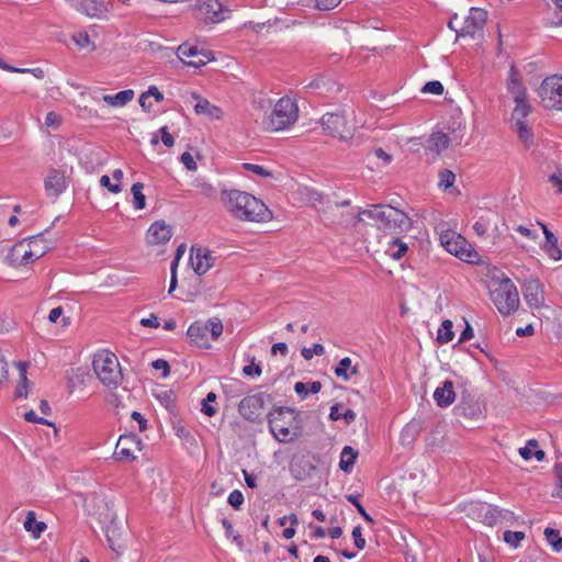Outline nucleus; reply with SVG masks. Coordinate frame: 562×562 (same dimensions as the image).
I'll list each match as a JSON object with an SVG mask.
<instances>
[{
    "label": "nucleus",
    "instance_id": "nucleus-57",
    "mask_svg": "<svg viewBox=\"0 0 562 562\" xmlns=\"http://www.w3.org/2000/svg\"><path fill=\"white\" fill-rule=\"evenodd\" d=\"M151 366L154 369L156 370H161L162 371V376L166 378L169 375L170 373V366L169 363L164 360V359H157L155 361L151 362Z\"/></svg>",
    "mask_w": 562,
    "mask_h": 562
},
{
    "label": "nucleus",
    "instance_id": "nucleus-55",
    "mask_svg": "<svg viewBox=\"0 0 562 562\" xmlns=\"http://www.w3.org/2000/svg\"><path fill=\"white\" fill-rule=\"evenodd\" d=\"M244 167L247 169V170H250L251 172L258 175V176H261V177H271L272 173L265 169L262 166H259V165H254V164H245Z\"/></svg>",
    "mask_w": 562,
    "mask_h": 562
},
{
    "label": "nucleus",
    "instance_id": "nucleus-51",
    "mask_svg": "<svg viewBox=\"0 0 562 562\" xmlns=\"http://www.w3.org/2000/svg\"><path fill=\"white\" fill-rule=\"evenodd\" d=\"M341 0H315V7L322 11H328L335 9Z\"/></svg>",
    "mask_w": 562,
    "mask_h": 562
},
{
    "label": "nucleus",
    "instance_id": "nucleus-60",
    "mask_svg": "<svg viewBox=\"0 0 562 562\" xmlns=\"http://www.w3.org/2000/svg\"><path fill=\"white\" fill-rule=\"evenodd\" d=\"M160 133H161V140H162L164 145L167 147L173 146L175 139H173V136L168 132L167 126L161 127Z\"/></svg>",
    "mask_w": 562,
    "mask_h": 562
},
{
    "label": "nucleus",
    "instance_id": "nucleus-36",
    "mask_svg": "<svg viewBox=\"0 0 562 562\" xmlns=\"http://www.w3.org/2000/svg\"><path fill=\"white\" fill-rule=\"evenodd\" d=\"M150 98H154L157 102H161L164 100V94L155 86H150L147 91L143 92L139 95L138 102L146 112H149L153 108V103H146V100Z\"/></svg>",
    "mask_w": 562,
    "mask_h": 562
},
{
    "label": "nucleus",
    "instance_id": "nucleus-12",
    "mask_svg": "<svg viewBox=\"0 0 562 562\" xmlns=\"http://www.w3.org/2000/svg\"><path fill=\"white\" fill-rule=\"evenodd\" d=\"M267 395L265 393L245 396L239 405V414L249 422H257L263 413Z\"/></svg>",
    "mask_w": 562,
    "mask_h": 562
},
{
    "label": "nucleus",
    "instance_id": "nucleus-37",
    "mask_svg": "<svg viewBox=\"0 0 562 562\" xmlns=\"http://www.w3.org/2000/svg\"><path fill=\"white\" fill-rule=\"evenodd\" d=\"M408 250L407 245L402 241L400 238H393L389 243V247L386 249V254L393 259H401Z\"/></svg>",
    "mask_w": 562,
    "mask_h": 562
},
{
    "label": "nucleus",
    "instance_id": "nucleus-41",
    "mask_svg": "<svg viewBox=\"0 0 562 562\" xmlns=\"http://www.w3.org/2000/svg\"><path fill=\"white\" fill-rule=\"evenodd\" d=\"M49 250V246L48 245H43L41 247V249H29V250H24L23 255H22V260H21V263H29L31 260L33 259H37V258H41L42 256H44L47 251Z\"/></svg>",
    "mask_w": 562,
    "mask_h": 562
},
{
    "label": "nucleus",
    "instance_id": "nucleus-63",
    "mask_svg": "<svg viewBox=\"0 0 562 562\" xmlns=\"http://www.w3.org/2000/svg\"><path fill=\"white\" fill-rule=\"evenodd\" d=\"M243 373L248 376H251V375L259 376L261 374V368L259 364L245 366L243 368Z\"/></svg>",
    "mask_w": 562,
    "mask_h": 562
},
{
    "label": "nucleus",
    "instance_id": "nucleus-26",
    "mask_svg": "<svg viewBox=\"0 0 562 562\" xmlns=\"http://www.w3.org/2000/svg\"><path fill=\"white\" fill-rule=\"evenodd\" d=\"M191 95L198 101L194 105V111L196 114H205L211 119H221L222 110L218 106L211 104L209 100L201 98L195 92H193Z\"/></svg>",
    "mask_w": 562,
    "mask_h": 562
},
{
    "label": "nucleus",
    "instance_id": "nucleus-30",
    "mask_svg": "<svg viewBox=\"0 0 562 562\" xmlns=\"http://www.w3.org/2000/svg\"><path fill=\"white\" fill-rule=\"evenodd\" d=\"M134 98V91L131 89L122 90L114 95L105 94L102 100L110 106L121 108L131 102Z\"/></svg>",
    "mask_w": 562,
    "mask_h": 562
},
{
    "label": "nucleus",
    "instance_id": "nucleus-40",
    "mask_svg": "<svg viewBox=\"0 0 562 562\" xmlns=\"http://www.w3.org/2000/svg\"><path fill=\"white\" fill-rule=\"evenodd\" d=\"M544 536L555 552L562 551V537L560 536L559 530L546 528Z\"/></svg>",
    "mask_w": 562,
    "mask_h": 562
},
{
    "label": "nucleus",
    "instance_id": "nucleus-20",
    "mask_svg": "<svg viewBox=\"0 0 562 562\" xmlns=\"http://www.w3.org/2000/svg\"><path fill=\"white\" fill-rule=\"evenodd\" d=\"M140 443V440L135 435H122L120 436L116 447L114 450V458L117 460H134L135 456L133 454L132 447H137Z\"/></svg>",
    "mask_w": 562,
    "mask_h": 562
},
{
    "label": "nucleus",
    "instance_id": "nucleus-56",
    "mask_svg": "<svg viewBox=\"0 0 562 562\" xmlns=\"http://www.w3.org/2000/svg\"><path fill=\"white\" fill-rule=\"evenodd\" d=\"M181 162L186 166V168L190 171L196 170L198 166L194 161L192 155L188 151L183 153L180 157Z\"/></svg>",
    "mask_w": 562,
    "mask_h": 562
},
{
    "label": "nucleus",
    "instance_id": "nucleus-43",
    "mask_svg": "<svg viewBox=\"0 0 562 562\" xmlns=\"http://www.w3.org/2000/svg\"><path fill=\"white\" fill-rule=\"evenodd\" d=\"M456 180V175L448 169L441 170L439 172V187L447 190L453 186Z\"/></svg>",
    "mask_w": 562,
    "mask_h": 562
},
{
    "label": "nucleus",
    "instance_id": "nucleus-42",
    "mask_svg": "<svg viewBox=\"0 0 562 562\" xmlns=\"http://www.w3.org/2000/svg\"><path fill=\"white\" fill-rule=\"evenodd\" d=\"M503 539L510 547L518 548L521 540L525 539V533L522 531L506 530L504 532Z\"/></svg>",
    "mask_w": 562,
    "mask_h": 562
},
{
    "label": "nucleus",
    "instance_id": "nucleus-27",
    "mask_svg": "<svg viewBox=\"0 0 562 562\" xmlns=\"http://www.w3.org/2000/svg\"><path fill=\"white\" fill-rule=\"evenodd\" d=\"M457 415L467 418L475 419L482 415L480 404L474 400L464 401L462 400L456 407Z\"/></svg>",
    "mask_w": 562,
    "mask_h": 562
},
{
    "label": "nucleus",
    "instance_id": "nucleus-11",
    "mask_svg": "<svg viewBox=\"0 0 562 562\" xmlns=\"http://www.w3.org/2000/svg\"><path fill=\"white\" fill-rule=\"evenodd\" d=\"M508 91L513 94L516 106L513 111L514 115L527 116L530 112V105L527 101L526 89L517 79L515 68H510L509 81L507 83Z\"/></svg>",
    "mask_w": 562,
    "mask_h": 562
},
{
    "label": "nucleus",
    "instance_id": "nucleus-5",
    "mask_svg": "<svg viewBox=\"0 0 562 562\" xmlns=\"http://www.w3.org/2000/svg\"><path fill=\"white\" fill-rule=\"evenodd\" d=\"M297 105L291 98H281L263 121L266 130L277 132L293 125L297 120Z\"/></svg>",
    "mask_w": 562,
    "mask_h": 562
},
{
    "label": "nucleus",
    "instance_id": "nucleus-50",
    "mask_svg": "<svg viewBox=\"0 0 562 562\" xmlns=\"http://www.w3.org/2000/svg\"><path fill=\"white\" fill-rule=\"evenodd\" d=\"M352 538L357 549L362 550L366 547V539L362 537L361 526H356L352 530Z\"/></svg>",
    "mask_w": 562,
    "mask_h": 562
},
{
    "label": "nucleus",
    "instance_id": "nucleus-19",
    "mask_svg": "<svg viewBox=\"0 0 562 562\" xmlns=\"http://www.w3.org/2000/svg\"><path fill=\"white\" fill-rule=\"evenodd\" d=\"M190 261L194 272L199 276L206 273L214 265V258L206 248H191Z\"/></svg>",
    "mask_w": 562,
    "mask_h": 562
},
{
    "label": "nucleus",
    "instance_id": "nucleus-62",
    "mask_svg": "<svg viewBox=\"0 0 562 562\" xmlns=\"http://www.w3.org/2000/svg\"><path fill=\"white\" fill-rule=\"evenodd\" d=\"M557 11V20L551 21L552 25H562V0H551Z\"/></svg>",
    "mask_w": 562,
    "mask_h": 562
},
{
    "label": "nucleus",
    "instance_id": "nucleus-6",
    "mask_svg": "<svg viewBox=\"0 0 562 562\" xmlns=\"http://www.w3.org/2000/svg\"><path fill=\"white\" fill-rule=\"evenodd\" d=\"M209 333L213 340H216L223 333L222 321L217 317L210 318L206 323L194 322L190 325L187 335L196 346L209 349Z\"/></svg>",
    "mask_w": 562,
    "mask_h": 562
},
{
    "label": "nucleus",
    "instance_id": "nucleus-47",
    "mask_svg": "<svg viewBox=\"0 0 562 562\" xmlns=\"http://www.w3.org/2000/svg\"><path fill=\"white\" fill-rule=\"evenodd\" d=\"M72 40L75 43L81 47L87 48L90 46V49L93 50L95 48V45L90 41V37L88 33L86 32H79L72 36Z\"/></svg>",
    "mask_w": 562,
    "mask_h": 562
},
{
    "label": "nucleus",
    "instance_id": "nucleus-9",
    "mask_svg": "<svg viewBox=\"0 0 562 562\" xmlns=\"http://www.w3.org/2000/svg\"><path fill=\"white\" fill-rule=\"evenodd\" d=\"M321 125L324 132L342 142L353 136L355 126L348 123L344 113H325L321 119Z\"/></svg>",
    "mask_w": 562,
    "mask_h": 562
},
{
    "label": "nucleus",
    "instance_id": "nucleus-15",
    "mask_svg": "<svg viewBox=\"0 0 562 562\" xmlns=\"http://www.w3.org/2000/svg\"><path fill=\"white\" fill-rule=\"evenodd\" d=\"M522 295L529 307L538 310L544 306V290L539 279L526 280L522 284Z\"/></svg>",
    "mask_w": 562,
    "mask_h": 562
},
{
    "label": "nucleus",
    "instance_id": "nucleus-8",
    "mask_svg": "<svg viewBox=\"0 0 562 562\" xmlns=\"http://www.w3.org/2000/svg\"><path fill=\"white\" fill-rule=\"evenodd\" d=\"M538 94L546 109L562 110V76L547 77L538 89Z\"/></svg>",
    "mask_w": 562,
    "mask_h": 562
},
{
    "label": "nucleus",
    "instance_id": "nucleus-49",
    "mask_svg": "<svg viewBox=\"0 0 562 562\" xmlns=\"http://www.w3.org/2000/svg\"><path fill=\"white\" fill-rule=\"evenodd\" d=\"M228 504L235 509H239L241 504L244 503V495L240 491L234 490L227 498Z\"/></svg>",
    "mask_w": 562,
    "mask_h": 562
},
{
    "label": "nucleus",
    "instance_id": "nucleus-7",
    "mask_svg": "<svg viewBox=\"0 0 562 562\" xmlns=\"http://www.w3.org/2000/svg\"><path fill=\"white\" fill-rule=\"evenodd\" d=\"M294 409L289 407H279L268 415L269 428L274 438L280 442H291L299 436L297 427L286 426L285 416H292Z\"/></svg>",
    "mask_w": 562,
    "mask_h": 562
},
{
    "label": "nucleus",
    "instance_id": "nucleus-17",
    "mask_svg": "<svg viewBox=\"0 0 562 562\" xmlns=\"http://www.w3.org/2000/svg\"><path fill=\"white\" fill-rule=\"evenodd\" d=\"M178 57L188 66L199 68L211 60L210 53L200 52L196 46L188 43L181 44L178 49Z\"/></svg>",
    "mask_w": 562,
    "mask_h": 562
},
{
    "label": "nucleus",
    "instance_id": "nucleus-23",
    "mask_svg": "<svg viewBox=\"0 0 562 562\" xmlns=\"http://www.w3.org/2000/svg\"><path fill=\"white\" fill-rule=\"evenodd\" d=\"M434 400L439 407L450 406L456 400L453 382L446 380L441 386H438L434 392Z\"/></svg>",
    "mask_w": 562,
    "mask_h": 562
},
{
    "label": "nucleus",
    "instance_id": "nucleus-24",
    "mask_svg": "<svg viewBox=\"0 0 562 562\" xmlns=\"http://www.w3.org/2000/svg\"><path fill=\"white\" fill-rule=\"evenodd\" d=\"M78 8L91 18H101L109 10L105 0H78Z\"/></svg>",
    "mask_w": 562,
    "mask_h": 562
},
{
    "label": "nucleus",
    "instance_id": "nucleus-29",
    "mask_svg": "<svg viewBox=\"0 0 562 562\" xmlns=\"http://www.w3.org/2000/svg\"><path fill=\"white\" fill-rule=\"evenodd\" d=\"M335 375L344 381H349L352 375L359 374V367L352 366L349 357L342 358L335 368Z\"/></svg>",
    "mask_w": 562,
    "mask_h": 562
},
{
    "label": "nucleus",
    "instance_id": "nucleus-2",
    "mask_svg": "<svg viewBox=\"0 0 562 562\" xmlns=\"http://www.w3.org/2000/svg\"><path fill=\"white\" fill-rule=\"evenodd\" d=\"M362 215L375 221L378 228L389 234H400L413 226V221L406 213L390 205L374 204L368 210L359 211L353 226L362 221Z\"/></svg>",
    "mask_w": 562,
    "mask_h": 562
},
{
    "label": "nucleus",
    "instance_id": "nucleus-48",
    "mask_svg": "<svg viewBox=\"0 0 562 562\" xmlns=\"http://www.w3.org/2000/svg\"><path fill=\"white\" fill-rule=\"evenodd\" d=\"M422 92L423 93H432V94L440 95V94L443 93V86H442V83L440 81H437V80L428 81L422 88Z\"/></svg>",
    "mask_w": 562,
    "mask_h": 562
},
{
    "label": "nucleus",
    "instance_id": "nucleus-4",
    "mask_svg": "<svg viewBox=\"0 0 562 562\" xmlns=\"http://www.w3.org/2000/svg\"><path fill=\"white\" fill-rule=\"evenodd\" d=\"M490 294L491 300L502 315L508 316L517 311L519 295L516 285L509 278L505 277L495 281Z\"/></svg>",
    "mask_w": 562,
    "mask_h": 562
},
{
    "label": "nucleus",
    "instance_id": "nucleus-21",
    "mask_svg": "<svg viewBox=\"0 0 562 562\" xmlns=\"http://www.w3.org/2000/svg\"><path fill=\"white\" fill-rule=\"evenodd\" d=\"M172 232L169 225L164 221H157L153 223L147 231L146 240L149 245L166 244L170 240Z\"/></svg>",
    "mask_w": 562,
    "mask_h": 562
},
{
    "label": "nucleus",
    "instance_id": "nucleus-13",
    "mask_svg": "<svg viewBox=\"0 0 562 562\" xmlns=\"http://www.w3.org/2000/svg\"><path fill=\"white\" fill-rule=\"evenodd\" d=\"M487 13L481 8H471L469 15L463 22V26L457 30V37H474L475 34L483 29L486 23Z\"/></svg>",
    "mask_w": 562,
    "mask_h": 562
},
{
    "label": "nucleus",
    "instance_id": "nucleus-18",
    "mask_svg": "<svg viewBox=\"0 0 562 562\" xmlns=\"http://www.w3.org/2000/svg\"><path fill=\"white\" fill-rule=\"evenodd\" d=\"M68 187L65 171L50 168L44 179V189L47 196L57 198Z\"/></svg>",
    "mask_w": 562,
    "mask_h": 562
},
{
    "label": "nucleus",
    "instance_id": "nucleus-61",
    "mask_svg": "<svg viewBox=\"0 0 562 562\" xmlns=\"http://www.w3.org/2000/svg\"><path fill=\"white\" fill-rule=\"evenodd\" d=\"M140 325L144 327L158 328L160 323L155 314H150L149 317L140 319Z\"/></svg>",
    "mask_w": 562,
    "mask_h": 562
},
{
    "label": "nucleus",
    "instance_id": "nucleus-58",
    "mask_svg": "<svg viewBox=\"0 0 562 562\" xmlns=\"http://www.w3.org/2000/svg\"><path fill=\"white\" fill-rule=\"evenodd\" d=\"M15 323L10 317L0 316V334H5L14 329Z\"/></svg>",
    "mask_w": 562,
    "mask_h": 562
},
{
    "label": "nucleus",
    "instance_id": "nucleus-10",
    "mask_svg": "<svg viewBox=\"0 0 562 562\" xmlns=\"http://www.w3.org/2000/svg\"><path fill=\"white\" fill-rule=\"evenodd\" d=\"M196 18L200 21L220 23L226 19L228 10L220 0H196Z\"/></svg>",
    "mask_w": 562,
    "mask_h": 562
},
{
    "label": "nucleus",
    "instance_id": "nucleus-39",
    "mask_svg": "<svg viewBox=\"0 0 562 562\" xmlns=\"http://www.w3.org/2000/svg\"><path fill=\"white\" fill-rule=\"evenodd\" d=\"M144 184L136 182L132 186L133 205L136 210H143L146 206V198L143 194Z\"/></svg>",
    "mask_w": 562,
    "mask_h": 562
},
{
    "label": "nucleus",
    "instance_id": "nucleus-54",
    "mask_svg": "<svg viewBox=\"0 0 562 562\" xmlns=\"http://www.w3.org/2000/svg\"><path fill=\"white\" fill-rule=\"evenodd\" d=\"M222 526L225 529V533L228 538L232 537L234 541L241 543L240 535L234 533L233 525L228 519L224 518L222 520Z\"/></svg>",
    "mask_w": 562,
    "mask_h": 562
},
{
    "label": "nucleus",
    "instance_id": "nucleus-32",
    "mask_svg": "<svg viewBox=\"0 0 562 562\" xmlns=\"http://www.w3.org/2000/svg\"><path fill=\"white\" fill-rule=\"evenodd\" d=\"M538 447V441L536 439H530L527 441L525 447L519 448V454L525 460H531L532 458H536L538 461H542L546 457V453Z\"/></svg>",
    "mask_w": 562,
    "mask_h": 562
},
{
    "label": "nucleus",
    "instance_id": "nucleus-46",
    "mask_svg": "<svg viewBox=\"0 0 562 562\" xmlns=\"http://www.w3.org/2000/svg\"><path fill=\"white\" fill-rule=\"evenodd\" d=\"M346 498L357 508L358 513L364 518L366 521L373 524V518L366 512L364 507L359 502L358 496L348 494Z\"/></svg>",
    "mask_w": 562,
    "mask_h": 562
},
{
    "label": "nucleus",
    "instance_id": "nucleus-31",
    "mask_svg": "<svg viewBox=\"0 0 562 562\" xmlns=\"http://www.w3.org/2000/svg\"><path fill=\"white\" fill-rule=\"evenodd\" d=\"M525 117L526 116L513 114V119L515 120V128L518 134V137L524 143L525 147L529 148L533 143V134L525 124Z\"/></svg>",
    "mask_w": 562,
    "mask_h": 562
},
{
    "label": "nucleus",
    "instance_id": "nucleus-38",
    "mask_svg": "<svg viewBox=\"0 0 562 562\" xmlns=\"http://www.w3.org/2000/svg\"><path fill=\"white\" fill-rule=\"evenodd\" d=\"M452 327L453 324L450 319H446L442 322L437 333V340L439 344H448L453 339L454 333L452 330Z\"/></svg>",
    "mask_w": 562,
    "mask_h": 562
},
{
    "label": "nucleus",
    "instance_id": "nucleus-28",
    "mask_svg": "<svg viewBox=\"0 0 562 562\" xmlns=\"http://www.w3.org/2000/svg\"><path fill=\"white\" fill-rule=\"evenodd\" d=\"M311 470L314 467L304 457H294L290 463V472L299 481H303Z\"/></svg>",
    "mask_w": 562,
    "mask_h": 562
},
{
    "label": "nucleus",
    "instance_id": "nucleus-16",
    "mask_svg": "<svg viewBox=\"0 0 562 562\" xmlns=\"http://www.w3.org/2000/svg\"><path fill=\"white\" fill-rule=\"evenodd\" d=\"M462 137L463 135L458 134L456 131H453L452 136L439 131L434 132L427 139V149L438 156L447 149L450 144L460 145Z\"/></svg>",
    "mask_w": 562,
    "mask_h": 562
},
{
    "label": "nucleus",
    "instance_id": "nucleus-25",
    "mask_svg": "<svg viewBox=\"0 0 562 562\" xmlns=\"http://www.w3.org/2000/svg\"><path fill=\"white\" fill-rule=\"evenodd\" d=\"M542 232L544 234V244L542 246L543 250L548 254V256L553 260H560L562 258V251L558 245V238L547 227V225L542 223H538Z\"/></svg>",
    "mask_w": 562,
    "mask_h": 562
},
{
    "label": "nucleus",
    "instance_id": "nucleus-59",
    "mask_svg": "<svg viewBox=\"0 0 562 562\" xmlns=\"http://www.w3.org/2000/svg\"><path fill=\"white\" fill-rule=\"evenodd\" d=\"M43 245H48L44 239L43 234H38L29 238V246L31 249H41Z\"/></svg>",
    "mask_w": 562,
    "mask_h": 562
},
{
    "label": "nucleus",
    "instance_id": "nucleus-1",
    "mask_svg": "<svg viewBox=\"0 0 562 562\" xmlns=\"http://www.w3.org/2000/svg\"><path fill=\"white\" fill-rule=\"evenodd\" d=\"M222 200L227 211L241 221L267 222L272 213L256 196L240 190H223Z\"/></svg>",
    "mask_w": 562,
    "mask_h": 562
},
{
    "label": "nucleus",
    "instance_id": "nucleus-64",
    "mask_svg": "<svg viewBox=\"0 0 562 562\" xmlns=\"http://www.w3.org/2000/svg\"><path fill=\"white\" fill-rule=\"evenodd\" d=\"M373 154L376 158L382 159L384 164H390L392 160V156L387 154L383 148L379 147L373 150Z\"/></svg>",
    "mask_w": 562,
    "mask_h": 562
},
{
    "label": "nucleus",
    "instance_id": "nucleus-33",
    "mask_svg": "<svg viewBox=\"0 0 562 562\" xmlns=\"http://www.w3.org/2000/svg\"><path fill=\"white\" fill-rule=\"evenodd\" d=\"M105 536L110 548L119 553L123 549V544L119 542L121 538V531L119 525L112 520L105 529Z\"/></svg>",
    "mask_w": 562,
    "mask_h": 562
},
{
    "label": "nucleus",
    "instance_id": "nucleus-35",
    "mask_svg": "<svg viewBox=\"0 0 562 562\" xmlns=\"http://www.w3.org/2000/svg\"><path fill=\"white\" fill-rule=\"evenodd\" d=\"M24 528L26 531L32 532L34 538H40L47 528V525L44 521H37L34 512H27Z\"/></svg>",
    "mask_w": 562,
    "mask_h": 562
},
{
    "label": "nucleus",
    "instance_id": "nucleus-34",
    "mask_svg": "<svg viewBox=\"0 0 562 562\" xmlns=\"http://www.w3.org/2000/svg\"><path fill=\"white\" fill-rule=\"evenodd\" d=\"M358 457V451L353 448L346 446L340 453L339 468L344 472H351Z\"/></svg>",
    "mask_w": 562,
    "mask_h": 562
},
{
    "label": "nucleus",
    "instance_id": "nucleus-3",
    "mask_svg": "<svg viewBox=\"0 0 562 562\" xmlns=\"http://www.w3.org/2000/svg\"><path fill=\"white\" fill-rule=\"evenodd\" d=\"M93 372L108 389H116L123 381L121 364L116 356L109 350L97 352L92 361Z\"/></svg>",
    "mask_w": 562,
    "mask_h": 562
},
{
    "label": "nucleus",
    "instance_id": "nucleus-14",
    "mask_svg": "<svg viewBox=\"0 0 562 562\" xmlns=\"http://www.w3.org/2000/svg\"><path fill=\"white\" fill-rule=\"evenodd\" d=\"M441 245L446 248V250L462 260L472 261L471 260V251L465 248V239L457 234L456 232H446L440 236Z\"/></svg>",
    "mask_w": 562,
    "mask_h": 562
},
{
    "label": "nucleus",
    "instance_id": "nucleus-22",
    "mask_svg": "<svg viewBox=\"0 0 562 562\" xmlns=\"http://www.w3.org/2000/svg\"><path fill=\"white\" fill-rule=\"evenodd\" d=\"M483 522L487 526H495L499 522H513L515 515L513 512L499 508L495 505H488L482 515Z\"/></svg>",
    "mask_w": 562,
    "mask_h": 562
},
{
    "label": "nucleus",
    "instance_id": "nucleus-52",
    "mask_svg": "<svg viewBox=\"0 0 562 562\" xmlns=\"http://www.w3.org/2000/svg\"><path fill=\"white\" fill-rule=\"evenodd\" d=\"M100 184L102 187L106 188L112 193H119L122 190L121 184L120 183L112 184L111 181H110V177L106 176V175H103L100 178Z\"/></svg>",
    "mask_w": 562,
    "mask_h": 562
},
{
    "label": "nucleus",
    "instance_id": "nucleus-53",
    "mask_svg": "<svg viewBox=\"0 0 562 562\" xmlns=\"http://www.w3.org/2000/svg\"><path fill=\"white\" fill-rule=\"evenodd\" d=\"M24 419L29 423H36V424L53 426V423L48 422L47 419H45L43 417H38L35 414V412L32 409L24 414Z\"/></svg>",
    "mask_w": 562,
    "mask_h": 562
},
{
    "label": "nucleus",
    "instance_id": "nucleus-44",
    "mask_svg": "<svg viewBox=\"0 0 562 562\" xmlns=\"http://www.w3.org/2000/svg\"><path fill=\"white\" fill-rule=\"evenodd\" d=\"M301 353L305 360H311L313 356H323L325 347L322 344H314L312 347H304Z\"/></svg>",
    "mask_w": 562,
    "mask_h": 562
},
{
    "label": "nucleus",
    "instance_id": "nucleus-45",
    "mask_svg": "<svg viewBox=\"0 0 562 562\" xmlns=\"http://www.w3.org/2000/svg\"><path fill=\"white\" fill-rule=\"evenodd\" d=\"M216 394L213 392L207 393L206 397L202 401L201 412L207 416H214L216 414V409L211 403L215 402Z\"/></svg>",
    "mask_w": 562,
    "mask_h": 562
}]
</instances>
